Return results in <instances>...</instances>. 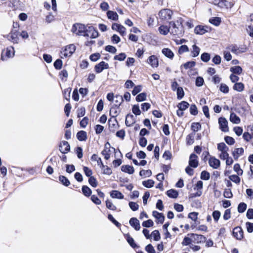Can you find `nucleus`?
<instances>
[{
    "label": "nucleus",
    "instance_id": "obj_50",
    "mask_svg": "<svg viewBox=\"0 0 253 253\" xmlns=\"http://www.w3.org/2000/svg\"><path fill=\"white\" fill-rule=\"evenodd\" d=\"M201 129V125L200 123H193L191 125V129L196 132Z\"/></svg>",
    "mask_w": 253,
    "mask_h": 253
},
{
    "label": "nucleus",
    "instance_id": "obj_17",
    "mask_svg": "<svg viewBox=\"0 0 253 253\" xmlns=\"http://www.w3.org/2000/svg\"><path fill=\"white\" fill-rule=\"evenodd\" d=\"M147 62L153 68L157 67L158 66V59L155 55H153L149 56Z\"/></svg>",
    "mask_w": 253,
    "mask_h": 253
},
{
    "label": "nucleus",
    "instance_id": "obj_47",
    "mask_svg": "<svg viewBox=\"0 0 253 253\" xmlns=\"http://www.w3.org/2000/svg\"><path fill=\"white\" fill-rule=\"evenodd\" d=\"M201 179L204 180H208L210 178V174L206 170H203L201 173Z\"/></svg>",
    "mask_w": 253,
    "mask_h": 253
},
{
    "label": "nucleus",
    "instance_id": "obj_25",
    "mask_svg": "<svg viewBox=\"0 0 253 253\" xmlns=\"http://www.w3.org/2000/svg\"><path fill=\"white\" fill-rule=\"evenodd\" d=\"M110 196L113 198H117L119 199H123L124 197L121 192L117 190H112L110 192Z\"/></svg>",
    "mask_w": 253,
    "mask_h": 253
},
{
    "label": "nucleus",
    "instance_id": "obj_24",
    "mask_svg": "<svg viewBox=\"0 0 253 253\" xmlns=\"http://www.w3.org/2000/svg\"><path fill=\"white\" fill-rule=\"evenodd\" d=\"M77 139L81 141H85L87 139L86 132L84 130H80L77 133Z\"/></svg>",
    "mask_w": 253,
    "mask_h": 253
},
{
    "label": "nucleus",
    "instance_id": "obj_20",
    "mask_svg": "<svg viewBox=\"0 0 253 253\" xmlns=\"http://www.w3.org/2000/svg\"><path fill=\"white\" fill-rule=\"evenodd\" d=\"M125 238L129 245L133 249L138 248L139 246L135 243L134 239L127 233L125 235Z\"/></svg>",
    "mask_w": 253,
    "mask_h": 253
},
{
    "label": "nucleus",
    "instance_id": "obj_33",
    "mask_svg": "<svg viewBox=\"0 0 253 253\" xmlns=\"http://www.w3.org/2000/svg\"><path fill=\"white\" fill-rule=\"evenodd\" d=\"M82 190L83 194L86 197H89L91 195L92 193L91 190L86 185H84L82 186Z\"/></svg>",
    "mask_w": 253,
    "mask_h": 253
},
{
    "label": "nucleus",
    "instance_id": "obj_8",
    "mask_svg": "<svg viewBox=\"0 0 253 253\" xmlns=\"http://www.w3.org/2000/svg\"><path fill=\"white\" fill-rule=\"evenodd\" d=\"M188 235L193 238V242L197 244L204 243L207 240V238L202 235L192 233L189 234Z\"/></svg>",
    "mask_w": 253,
    "mask_h": 253
},
{
    "label": "nucleus",
    "instance_id": "obj_11",
    "mask_svg": "<svg viewBox=\"0 0 253 253\" xmlns=\"http://www.w3.org/2000/svg\"><path fill=\"white\" fill-rule=\"evenodd\" d=\"M228 48L232 53H234L236 55L245 52L247 50L246 47H238L237 45H231L228 47Z\"/></svg>",
    "mask_w": 253,
    "mask_h": 253
},
{
    "label": "nucleus",
    "instance_id": "obj_4",
    "mask_svg": "<svg viewBox=\"0 0 253 253\" xmlns=\"http://www.w3.org/2000/svg\"><path fill=\"white\" fill-rule=\"evenodd\" d=\"M84 37H90L91 39H95L98 37V32L93 26H86L84 32Z\"/></svg>",
    "mask_w": 253,
    "mask_h": 253
},
{
    "label": "nucleus",
    "instance_id": "obj_40",
    "mask_svg": "<svg viewBox=\"0 0 253 253\" xmlns=\"http://www.w3.org/2000/svg\"><path fill=\"white\" fill-rule=\"evenodd\" d=\"M211 59V55L207 52H204L201 55V59L204 62H208Z\"/></svg>",
    "mask_w": 253,
    "mask_h": 253
},
{
    "label": "nucleus",
    "instance_id": "obj_36",
    "mask_svg": "<svg viewBox=\"0 0 253 253\" xmlns=\"http://www.w3.org/2000/svg\"><path fill=\"white\" fill-rule=\"evenodd\" d=\"M230 71L233 74L240 75L242 74L243 69L239 66H234L230 68Z\"/></svg>",
    "mask_w": 253,
    "mask_h": 253
},
{
    "label": "nucleus",
    "instance_id": "obj_53",
    "mask_svg": "<svg viewBox=\"0 0 253 253\" xmlns=\"http://www.w3.org/2000/svg\"><path fill=\"white\" fill-rule=\"evenodd\" d=\"M62 64H63L62 61L60 59H57L54 62V64H53L54 68L57 70L61 69L62 67Z\"/></svg>",
    "mask_w": 253,
    "mask_h": 253
},
{
    "label": "nucleus",
    "instance_id": "obj_29",
    "mask_svg": "<svg viewBox=\"0 0 253 253\" xmlns=\"http://www.w3.org/2000/svg\"><path fill=\"white\" fill-rule=\"evenodd\" d=\"M159 31L161 34L166 35L169 32H170V29L169 27H168L167 26L161 25L159 28Z\"/></svg>",
    "mask_w": 253,
    "mask_h": 253
},
{
    "label": "nucleus",
    "instance_id": "obj_54",
    "mask_svg": "<svg viewBox=\"0 0 253 253\" xmlns=\"http://www.w3.org/2000/svg\"><path fill=\"white\" fill-rule=\"evenodd\" d=\"M151 235L156 241H159L161 239L160 234L158 230H155L152 232Z\"/></svg>",
    "mask_w": 253,
    "mask_h": 253
},
{
    "label": "nucleus",
    "instance_id": "obj_23",
    "mask_svg": "<svg viewBox=\"0 0 253 253\" xmlns=\"http://www.w3.org/2000/svg\"><path fill=\"white\" fill-rule=\"evenodd\" d=\"M122 171L131 174L134 173V169L133 167L129 165H123L121 167Z\"/></svg>",
    "mask_w": 253,
    "mask_h": 253
},
{
    "label": "nucleus",
    "instance_id": "obj_51",
    "mask_svg": "<svg viewBox=\"0 0 253 253\" xmlns=\"http://www.w3.org/2000/svg\"><path fill=\"white\" fill-rule=\"evenodd\" d=\"M196 65V62L194 61H188L184 63L182 66L185 69L194 67Z\"/></svg>",
    "mask_w": 253,
    "mask_h": 253
},
{
    "label": "nucleus",
    "instance_id": "obj_57",
    "mask_svg": "<svg viewBox=\"0 0 253 253\" xmlns=\"http://www.w3.org/2000/svg\"><path fill=\"white\" fill-rule=\"evenodd\" d=\"M88 182L89 184L93 187H96L97 186V181L94 176L89 177Z\"/></svg>",
    "mask_w": 253,
    "mask_h": 253
},
{
    "label": "nucleus",
    "instance_id": "obj_9",
    "mask_svg": "<svg viewBox=\"0 0 253 253\" xmlns=\"http://www.w3.org/2000/svg\"><path fill=\"white\" fill-rule=\"evenodd\" d=\"M198 156L194 153L190 155L189 160V166L193 168H196L199 165Z\"/></svg>",
    "mask_w": 253,
    "mask_h": 253
},
{
    "label": "nucleus",
    "instance_id": "obj_16",
    "mask_svg": "<svg viewBox=\"0 0 253 253\" xmlns=\"http://www.w3.org/2000/svg\"><path fill=\"white\" fill-rule=\"evenodd\" d=\"M76 50V46L72 44L66 46L64 56L65 57L71 56Z\"/></svg>",
    "mask_w": 253,
    "mask_h": 253
},
{
    "label": "nucleus",
    "instance_id": "obj_3",
    "mask_svg": "<svg viewBox=\"0 0 253 253\" xmlns=\"http://www.w3.org/2000/svg\"><path fill=\"white\" fill-rule=\"evenodd\" d=\"M85 28L84 24L76 23L72 26L71 31L76 35L84 37Z\"/></svg>",
    "mask_w": 253,
    "mask_h": 253
},
{
    "label": "nucleus",
    "instance_id": "obj_59",
    "mask_svg": "<svg viewBox=\"0 0 253 253\" xmlns=\"http://www.w3.org/2000/svg\"><path fill=\"white\" fill-rule=\"evenodd\" d=\"M132 111L133 113L136 116L139 115L141 114V111L139 109V106L138 104L134 105L132 106Z\"/></svg>",
    "mask_w": 253,
    "mask_h": 253
},
{
    "label": "nucleus",
    "instance_id": "obj_14",
    "mask_svg": "<svg viewBox=\"0 0 253 253\" xmlns=\"http://www.w3.org/2000/svg\"><path fill=\"white\" fill-rule=\"evenodd\" d=\"M112 29L118 31L122 36L126 33V28L119 24L113 23L112 25Z\"/></svg>",
    "mask_w": 253,
    "mask_h": 253
},
{
    "label": "nucleus",
    "instance_id": "obj_62",
    "mask_svg": "<svg viewBox=\"0 0 253 253\" xmlns=\"http://www.w3.org/2000/svg\"><path fill=\"white\" fill-rule=\"evenodd\" d=\"M142 225L143 227L149 228L153 226L154 222L151 219H148L143 221Z\"/></svg>",
    "mask_w": 253,
    "mask_h": 253
},
{
    "label": "nucleus",
    "instance_id": "obj_1",
    "mask_svg": "<svg viewBox=\"0 0 253 253\" xmlns=\"http://www.w3.org/2000/svg\"><path fill=\"white\" fill-rule=\"evenodd\" d=\"M175 22L170 21L169 22V27L170 29V32L173 35H176L178 37L183 36L184 31L182 25V21L181 19Z\"/></svg>",
    "mask_w": 253,
    "mask_h": 253
},
{
    "label": "nucleus",
    "instance_id": "obj_42",
    "mask_svg": "<svg viewBox=\"0 0 253 253\" xmlns=\"http://www.w3.org/2000/svg\"><path fill=\"white\" fill-rule=\"evenodd\" d=\"M195 134V133H192L188 134L187 136L186 140L187 144L188 145H190L194 143V137Z\"/></svg>",
    "mask_w": 253,
    "mask_h": 253
},
{
    "label": "nucleus",
    "instance_id": "obj_55",
    "mask_svg": "<svg viewBox=\"0 0 253 253\" xmlns=\"http://www.w3.org/2000/svg\"><path fill=\"white\" fill-rule=\"evenodd\" d=\"M190 113L191 115L196 116L198 114V109L195 104H191L190 107Z\"/></svg>",
    "mask_w": 253,
    "mask_h": 253
},
{
    "label": "nucleus",
    "instance_id": "obj_35",
    "mask_svg": "<svg viewBox=\"0 0 253 253\" xmlns=\"http://www.w3.org/2000/svg\"><path fill=\"white\" fill-rule=\"evenodd\" d=\"M59 180L61 183L65 186H68L70 184L69 179L65 176L60 175L59 176Z\"/></svg>",
    "mask_w": 253,
    "mask_h": 253
},
{
    "label": "nucleus",
    "instance_id": "obj_37",
    "mask_svg": "<svg viewBox=\"0 0 253 253\" xmlns=\"http://www.w3.org/2000/svg\"><path fill=\"white\" fill-rule=\"evenodd\" d=\"M209 22L214 26H219L221 23V19L218 17H215L210 19Z\"/></svg>",
    "mask_w": 253,
    "mask_h": 253
},
{
    "label": "nucleus",
    "instance_id": "obj_34",
    "mask_svg": "<svg viewBox=\"0 0 253 253\" xmlns=\"http://www.w3.org/2000/svg\"><path fill=\"white\" fill-rule=\"evenodd\" d=\"M192 48L193 50L191 51L192 56L193 57L198 56L200 52V48L196 44L193 45Z\"/></svg>",
    "mask_w": 253,
    "mask_h": 253
},
{
    "label": "nucleus",
    "instance_id": "obj_61",
    "mask_svg": "<svg viewBox=\"0 0 253 253\" xmlns=\"http://www.w3.org/2000/svg\"><path fill=\"white\" fill-rule=\"evenodd\" d=\"M152 174V171L150 169H148V170H141L139 172V175L142 176H148V177H149Z\"/></svg>",
    "mask_w": 253,
    "mask_h": 253
},
{
    "label": "nucleus",
    "instance_id": "obj_46",
    "mask_svg": "<svg viewBox=\"0 0 253 253\" xmlns=\"http://www.w3.org/2000/svg\"><path fill=\"white\" fill-rule=\"evenodd\" d=\"M72 88L71 87H68L64 89L63 91V95L65 99L69 101L70 98V93L71 92Z\"/></svg>",
    "mask_w": 253,
    "mask_h": 253
},
{
    "label": "nucleus",
    "instance_id": "obj_64",
    "mask_svg": "<svg viewBox=\"0 0 253 253\" xmlns=\"http://www.w3.org/2000/svg\"><path fill=\"white\" fill-rule=\"evenodd\" d=\"M145 250L148 253H156L154 248L151 244L147 245L145 247Z\"/></svg>",
    "mask_w": 253,
    "mask_h": 253
},
{
    "label": "nucleus",
    "instance_id": "obj_10",
    "mask_svg": "<svg viewBox=\"0 0 253 253\" xmlns=\"http://www.w3.org/2000/svg\"><path fill=\"white\" fill-rule=\"evenodd\" d=\"M218 124L220 129L223 132L229 131L228 126V122L226 119L224 117H220L218 119Z\"/></svg>",
    "mask_w": 253,
    "mask_h": 253
},
{
    "label": "nucleus",
    "instance_id": "obj_60",
    "mask_svg": "<svg viewBox=\"0 0 253 253\" xmlns=\"http://www.w3.org/2000/svg\"><path fill=\"white\" fill-rule=\"evenodd\" d=\"M189 51V48L186 45H182L179 47L178 49V53L179 54H182L184 52Z\"/></svg>",
    "mask_w": 253,
    "mask_h": 253
},
{
    "label": "nucleus",
    "instance_id": "obj_12",
    "mask_svg": "<svg viewBox=\"0 0 253 253\" xmlns=\"http://www.w3.org/2000/svg\"><path fill=\"white\" fill-rule=\"evenodd\" d=\"M109 68V66L108 63L101 61L95 66L94 70L96 73H100L103 70L108 69Z\"/></svg>",
    "mask_w": 253,
    "mask_h": 253
},
{
    "label": "nucleus",
    "instance_id": "obj_15",
    "mask_svg": "<svg viewBox=\"0 0 253 253\" xmlns=\"http://www.w3.org/2000/svg\"><path fill=\"white\" fill-rule=\"evenodd\" d=\"M210 29L208 26H203L201 25L197 26L194 29V32L196 34L203 35L208 32Z\"/></svg>",
    "mask_w": 253,
    "mask_h": 253
},
{
    "label": "nucleus",
    "instance_id": "obj_49",
    "mask_svg": "<svg viewBox=\"0 0 253 253\" xmlns=\"http://www.w3.org/2000/svg\"><path fill=\"white\" fill-rule=\"evenodd\" d=\"M146 93L145 92H142L138 95H137L136 97V100L137 102H141L144 101L146 99Z\"/></svg>",
    "mask_w": 253,
    "mask_h": 253
},
{
    "label": "nucleus",
    "instance_id": "obj_41",
    "mask_svg": "<svg viewBox=\"0 0 253 253\" xmlns=\"http://www.w3.org/2000/svg\"><path fill=\"white\" fill-rule=\"evenodd\" d=\"M244 88V85L242 83H236L233 86V89L238 91H242Z\"/></svg>",
    "mask_w": 253,
    "mask_h": 253
},
{
    "label": "nucleus",
    "instance_id": "obj_63",
    "mask_svg": "<svg viewBox=\"0 0 253 253\" xmlns=\"http://www.w3.org/2000/svg\"><path fill=\"white\" fill-rule=\"evenodd\" d=\"M220 212L218 211H213L212 215L215 222H217L220 217Z\"/></svg>",
    "mask_w": 253,
    "mask_h": 253
},
{
    "label": "nucleus",
    "instance_id": "obj_22",
    "mask_svg": "<svg viewBox=\"0 0 253 253\" xmlns=\"http://www.w3.org/2000/svg\"><path fill=\"white\" fill-rule=\"evenodd\" d=\"M10 34V40L14 43H17L18 42L19 39L18 37V32L16 30H13L11 31Z\"/></svg>",
    "mask_w": 253,
    "mask_h": 253
},
{
    "label": "nucleus",
    "instance_id": "obj_39",
    "mask_svg": "<svg viewBox=\"0 0 253 253\" xmlns=\"http://www.w3.org/2000/svg\"><path fill=\"white\" fill-rule=\"evenodd\" d=\"M217 149L219 151L225 152V151H228L229 150V148L224 142H222L218 144Z\"/></svg>",
    "mask_w": 253,
    "mask_h": 253
},
{
    "label": "nucleus",
    "instance_id": "obj_21",
    "mask_svg": "<svg viewBox=\"0 0 253 253\" xmlns=\"http://www.w3.org/2000/svg\"><path fill=\"white\" fill-rule=\"evenodd\" d=\"M135 123L134 116L132 114H127L126 117L125 124L127 126H131Z\"/></svg>",
    "mask_w": 253,
    "mask_h": 253
},
{
    "label": "nucleus",
    "instance_id": "obj_27",
    "mask_svg": "<svg viewBox=\"0 0 253 253\" xmlns=\"http://www.w3.org/2000/svg\"><path fill=\"white\" fill-rule=\"evenodd\" d=\"M244 153V149L243 148H236L232 152V155L234 158L237 160L239 157L240 155H242Z\"/></svg>",
    "mask_w": 253,
    "mask_h": 253
},
{
    "label": "nucleus",
    "instance_id": "obj_38",
    "mask_svg": "<svg viewBox=\"0 0 253 253\" xmlns=\"http://www.w3.org/2000/svg\"><path fill=\"white\" fill-rule=\"evenodd\" d=\"M155 182L152 179H148L142 182L143 185L148 188L152 187L154 186Z\"/></svg>",
    "mask_w": 253,
    "mask_h": 253
},
{
    "label": "nucleus",
    "instance_id": "obj_2",
    "mask_svg": "<svg viewBox=\"0 0 253 253\" xmlns=\"http://www.w3.org/2000/svg\"><path fill=\"white\" fill-rule=\"evenodd\" d=\"M115 98H118L120 100V102L119 104H114L110 109V115L112 118H114V122L117 123V121L116 118L117 117L118 114L120 113V111L119 110L120 106L123 102V97L121 95H116Z\"/></svg>",
    "mask_w": 253,
    "mask_h": 253
},
{
    "label": "nucleus",
    "instance_id": "obj_26",
    "mask_svg": "<svg viewBox=\"0 0 253 253\" xmlns=\"http://www.w3.org/2000/svg\"><path fill=\"white\" fill-rule=\"evenodd\" d=\"M162 52L165 56L170 59H172L174 56L173 52L168 48H164Z\"/></svg>",
    "mask_w": 253,
    "mask_h": 253
},
{
    "label": "nucleus",
    "instance_id": "obj_13",
    "mask_svg": "<svg viewBox=\"0 0 253 253\" xmlns=\"http://www.w3.org/2000/svg\"><path fill=\"white\" fill-rule=\"evenodd\" d=\"M59 147V151L63 154L67 153L70 150V146L66 141H62Z\"/></svg>",
    "mask_w": 253,
    "mask_h": 253
},
{
    "label": "nucleus",
    "instance_id": "obj_32",
    "mask_svg": "<svg viewBox=\"0 0 253 253\" xmlns=\"http://www.w3.org/2000/svg\"><path fill=\"white\" fill-rule=\"evenodd\" d=\"M189 106V104L187 102L182 101L177 104V107H178L179 110H181V111H184L188 108Z\"/></svg>",
    "mask_w": 253,
    "mask_h": 253
},
{
    "label": "nucleus",
    "instance_id": "obj_43",
    "mask_svg": "<svg viewBox=\"0 0 253 253\" xmlns=\"http://www.w3.org/2000/svg\"><path fill=\"white\" fill-rule=\"evenodd\" d=\"M192 242H193V238L185 237L181 244L183 246H190Z\"/></svg>",
    "mask_w": 253,
    "mask_h": 253
},
{
    "label": "nucleus",
    "instance_id": "obj_28",
    "mask_svg": "<svg viewBox=\"0 0 253 253\" xmlns=\"http://www.w3.org/2000/svg\"><path fill=\"white\" fill-rule=\"evenodd\" d=\"M167 195L171 198H176L178 196V192L175 189H170L167 191Z\"/></svg>",
    "mask_w": 253,
    "mask_h": 253
},
{
    "label": "nucleus",
    "instance_id": "obj_45",
    "mask_svg": "<svg viewBox=\"0 0 253 253\" xmlns=\"http://www.w3.org/2000/svg\"><path fill=\"white\" fill-rule=\"evenodd\" d=\"M177 98L180 100L182 99L184 95V92L182 87H178L176 90Z\"/></svg>",
    "mask_w": 253,
    "mask_h": 253
},
{
    "label": "nucleus",
    "instance_id": "obj_58",
    "mask_svg": "<svg viewBox=\"0 0 253 253\" xmlns=\"http://www.w3.org/2000/svg\"><path fill=\"white\" fill-rule=\"evenodd\" d=\"M234 170L239 175H242L243 174V170L241 169L240 165L239 164H235L234 165Z\"/></svg>",
    "mask_w": 253,
    "mask_h": 253
},
{
    "label": "nucleus",
    "instance_id": "obj_5",
    "mask_svg": "<svg viewBox=\"0 0 253 253\" xmlns=\"http://www.w3.org/2000/svg\"><path fill=\"white\" fill-rule=\"evenodd\" d=\"M172 11L169 9H163L159 12V17L161 20L168 21L171 18Z\"/></svg>",
    "mask_w": 253,
    "mask_h": 253
},
{
    "label": "nucleus",
    "instance_id": "obj_31",
    "mask_svg": "<svg viewBox=\"0 0 253 253\" xmlns=\"http://www.w3.org/2000/svg\"><path fill=\"white\" fill-rule=\"evenodd\" d=\"M230 120L234 124H238L240 123V119L234 113H231L230 116Z\"/></svg>",
    "mask_w": 253,
    "mask_h": 253
},
{
    "label": "nucleus",
    "instance_id": "obj_19",
    "mask_svg": "<svg viewBox=\"0 0 253 253\" xmlns=\"http://www.w3.org/2000/svg\"><path fill=\"white\" fill-rule=\"evenodd\" d=\"M209 165L214 169H217L220 164V161L214 157H211L209 161Z\"/></svg>",
    "mask_w": 253,
    "mask_h": 253
},
{
    "label": "nucleus",
    "instance_id": "obj_52",
    "mask_svg": "<svg viewBox=\"0 0 253 253\" xmlns=\"http://www.w3.org/2000/svg\"><path fill=\"white\" fill-rule=\"evenodd\" d=\"M108 219L111 221L113 224H114L117 227H120L121 224L118 222L113 216V215L111 214H109L108 215Z\"/></svg>",
    "mask_w": 253,
    "mask_h": 253
},
{
    "label": "nucleus",
    "instance_id": "obj_44",
    "mask_svg": "<svg viewBox=\"0 0 253 253\" xmlns=\"http://www.w3.org/2000/svg\"><path fill=\"white\" fill-rule=\"evenodd\" d=\"M126 57V55L125 53L122 52L118 55H116L114 57V59L115 60H118L120 61H124Z\"/></svg>",
    "mask_w": 253,
    "mask_h": 253
},
{
    "label": "nucleus",
    "instance_id": "obj_30",
    "mask_svg": "<svg viewBox=\"0 0 253 253\" xmlns=\"http://www.w3.org/2000/svg\"><path fill=\"white\" fill-rule=\"evenodd\" d=\"M107 15L109 19L113 20H117L118 19V15L116 12L109 10L107 12Z\"/></svg>",
    "mask_w": 253,
    "mask_h": 253
},
{
    "label": "nucleus",
    "instance_id": "obj_56",
    "mask_svg": "<svg viewBox=\"0 0 253 253\" xmlns=\"http://www.w3.org/2000/svg\"><path fill=\"white\" fill-rule=\"evenodd\" d=\"M229 178L230 180L232 181L236 184H239L241 181V179L239 176L235 174H233L229 176Z\"/></svg>",
    "mask_w": 253,
    "mask_h": 253
},
{
    "label": "nucleus",
    "instance_id": "obj_18",
    "mask_svg": "<svg viewBox=\"0 0 253 253\" xmlns=\"http://www.w3.org/2000/svg\"><path fill=\"white\" fill-rule=\"evenodd\" d=\"M130 225L133 227L135 230L138 231L140 230L141 227L140 225L139 221L135 217H132L129 221Z\"/></svg>",
    "mask_w": 253,
    "mask_h": 253
},
{
    "label": "nucleus",
    "instance_id": "obj_48",
    "mask_svg": "<svg viewBox=\"0 0 253 253\" xmlns=\"http://www.w3.org/2000/svg\"><path fill=\"white\" fill-rule=\"evenodd\" d=\"M247 204L244 202L240 203L238 206V211L239 213L244 212L247 209Z\"/></svg>",
    "mask_w": 253,
    "mask_h": 253
},
{
    "label": "nucleus",
    "instance_id": "obj_7",
    "mask_svg": "<svg viewBox=\"0 0 253 253\" xmlns=\"http://www.w3.org/2000/svg\"><path fill=\"white\" fill-rule=\"evenodd\" d=\"M232 235L237 240H241L244 237V231L240 226H237L233 229Z\"/></svg>",
    "mask_w": 253,
    "mask_h": 253
},
{
    "label": "nucleus",
    "instance_id": "obj_6",
    "mask_svg": "<svg viewBox=\"0 0 253 253\" xmlns=\"http://www.w3.org/2000/svg\"><path fill=\"white\" fill-rule=\"evenodd\" d=\"M14 55V50L12 46L7 47L2 51L1 54V59L2 61L6 60L8 58L12 57Z\"/></svg>",
    "mask_w": 253,
    "mask_h": 253
}]
</instances>
